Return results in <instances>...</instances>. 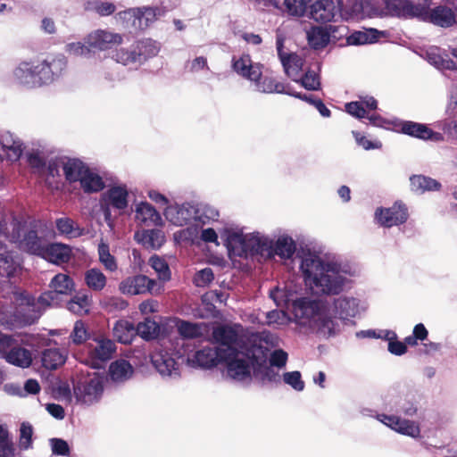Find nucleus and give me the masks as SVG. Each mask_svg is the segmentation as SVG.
<instances>
[{
  "label": "nucleus",
  "mask_w": 457,
  "mask_h": 457,
  "mask_svg": "<svg viewBox=\"0 0 457 457\" xmlns=\"http://www.w3.org/2000/svg\"><path fill=\"white\" fill-rule=\"evenodd\" d=\"M301 287L287 282L270 291L278 307H292L295 322L320 337L330 338L341 331L339 320L345 322L359 317L368 309L365 299L353 295H341L329 303L300 297Z\"/></svg>",
  "instance_id": "1"
},
{
  "label": "nucleus",
  "mask_w": 457,
  "mask_h": 457,
  "mask_svg": "<svg viewBox=\"0 0 457 457\" xmlns=\"http://www.w3.org/2000/svg\"><path fill=\"white\" fill-rule=\"evenodd\" d=\"M299 258L303 280L316 295H339L360 275L356 264L335 253H318L306 248L301 250Z\"/></svg>",
  "instance_id": "2"
},
{
  "label": "nucleus",
  "mask_w": 457,
  "mask_h": 457,
  "mask_svg": "<svg viewBox=\"0 0 457 457\" xmlns=\"http://www.w3.org/2000/svg\"><path fill=\"white\" fill-rule=\"evenodd\" d=\"M220 236L230 255L241 258L261 257L264 260L287 261L296 252L295 240L287 232L278 231L271 236L260 231L244 233L243 229L227 225Z\"/></svg>",
  "instance_id": "3"
},
{
  "label": "nucleus",
  "mask_w": 457,
  "mask_h": 457,
  "mask_svg": "<svg viewBox=\"0 0 457 457\" xmlns=\"http://www.w3.org/2000/svg\"><path fill=\"white\" fill-rule=\"evenodd\" d=\"M51 290L43 293L36 302L20 287L8 283L4 289V297L10 299L14 304V316L22 318L27 324L33 323L40 316V308L59 305L62 295H67L74 289L72 278L64 273L56 274L50 281Z\"/></svg>",
  "instance_id": "4"
},
{
  "label": "nucleus",
  "mask_w": 457,
  "mask_h": 457,
  "mask_svg": "<svg viewBox=\"0 0 457 457\" xmlns=\"http://www.w3.org/2000/svg\"><path fill=\"white\" fill-rule=\"evenodd\" d=\"M66 67L67 61L62 55L24 61L15 67L12 76L18 85L33 89L48 86L59 79Z\"/></svg>",
  "instance_id": "5"
},
{
  "label": "nucleus",
  "mask_w": 457,
  "mask_h": 457,
  "mask_svg": "<svg viewBox=\"0 0 457 457\" xmlns=\"http://www.w3.org/2000/svg\"><path fill=\"white\" fill-rule=\"evenodd\" d=\"M277 337L270 332L262 331L252 337L247 355L251 359L253 375L262 382L278 383L280 375L276 367L268 363L269 346H274Z\"/></svg>",
  "instance_id": "6"
},
{
  "label": "nucleus",
  "mask_w": 457,
  "mask_h": 457,
  "mask_svg": "<svg viewBox=\"0 0 457 457\" xmlns=\"http://www.w3.org/2000/svg\"><path fill=\"white\" fill-rule=\"evenodd\" d=\"M159 52L157 43L150 38L138 40L129 47H120L112 52V59L124 66L137 68Z\"/></svg>",
  "instance_id": "7"
},
{
  "label": "nucleus",
  "mask_w": 457,
  "mask_h": 457,
  "mask_svg": "<svg viewBox=\"0 0 457 457\" xmlns=\"http://www.w3.org/2000/svg\"><path fill=\"white\" fill-rule=\"evenodd\" d=\"M12 225V231L9 233L7 231V216L5 215L4 231V233H0V237L17 244L21 250L40 256L46 243V240L38 237L35 230L27 229L25 226L18 220H13Z\"/></svg>",
  "instance_id": "8"
},
{
  "label": "nucleus",
  "mask_w": 457,
  "mask_h": 457,
  "mask_svg": "<svg viewBox=\"0 0 457 457\" xmlns=\"http://www.w3.org/2000/svg\"><path fill=\"white\" fill-rule=\"evenodd\" d=\"M247 353L228 349V353L222 355L221 363L226 364L225 374L236 382H249L252 378L251 367Z\"/></svg>",
  "instance_id": "9"
},
{
  "label": "nucleus",
  "mask_w": 457,
  "mask_h": 457,
  "mask_svg": "<svg viewBox=\"0 0 457 457\" xmlns=\"http://www.w3.org/2000/svg\"><path fill=\"white\" fill-rule=\"evenodd\" d=\"M104 392V377L95 372L85 380L74 386L73 393L77 403L92 405L97 403Z\"/></svg>",
  "instance_id": "10"
},
{
  "label": "nucleus",
  "mask_w": 457,
  "mask_h": 457,
  "mask_svg": "<svg viewBox=\"0 0 457 457\" xmlns=\"http://www.w3.org/2000/svg\"><path fill=\"white\" fill-rule=\"evenodd\" d=\"M419 9L416 18L423 21L445 29L457 24L456 12L447 4H439L432 8L419 4Z\"/></svg>",
  "instance_id": "11"
},
{
  "label": "nucleus",
  "mask_w": 457,
  "mask_h": 457,
  "mask_svg": "<svg viewBox=\"0 0 457 457\" xmlns=\"http://www.w3.org/2000/svg\"><path fill=\"white\" fill-rule=\"evenodd\" d=\"M176 353V355H178ZM151 361L157 372L165 379H178L180 377L179 364L175 354L166 349L155 351L151 355Z\"/></svg>",
  "instance_id": "12"
},
{
  "label": "nucleus",
  "mask_w": 457,
  "mask_h": 457,
  "mask_svg": "<svg viewBox=\"0 0 457 457\" xmlns=\"http://www.w3.org/2000/svg\"><path fill=\"white\" fill-rule=\"evenodd\" d=\"M116 350L115 344L111 339L97 338L88 345L87 363L94 369H101L109 361Z\"/></svg>",
  "instance_id": "13"
},
{
  "label": "nucleus",
  "mask_w": 457,
  "mask_h": 457,
  "mask_svg": "<svg viewBox=\"0 0 457 457\" xmlns=\"http://www.w3.org/2000/svg\"><path fill=\"white\" fill-rule=\"evenodd\" d=\"M129 191L126 184L119 183L110 186L100 197V201L112 207L119 215L126 212L129 205Z\"/></svg>",
  "instance_id": "14"
},
{
  "label": "nucleus",
  "mask_w": 457,
  "mask_h": 457,
  "mask_svg": "<svg viewBox=\"0 0 457 457\" xmlns=\"http://www.w3.org/2000/svg\"><path fill=\"white\" fill-rule=\"evenodd\" d=\"M394 128L396 131L422 140L440 142L443 140L442 134L430 129L426 124L411 120H394Z\"/></svg>",
  "instance_id": "15"
},
{
  "label": "nucleus",
  "mask_w": 457,
  "mask_h": 457,
  "mask_svg": "<svg viewBox=\"0 0 457 457\" xmlns=\"http://www.w3.org/2000/svg\"><path fill=\"white\" fill-rule=\"evenodd\" d=\"M283 38L278 37L276 43L277 51L284 71L293 81H298L301 72L305 70L304 60L301 55L295 53H285L283 51Z\"/></svg>",
  "instance_id": "16"
},
{
  "label": "nucleus",
  "mask_w": 457,
  "mask_h": 457,
  "mask_svg": "<svg viewBox=\"0 0 457 457\" xmlns=\"http://www.w3.org/2000/svg\"><path fill=\"white\" fill-rule=\"evenodd\" d=\"M408 219L406 206L402 203H395L388 208H378L375 212V220L382 227L391 228L404 223Z\"/></svg>",
  "instance_id": "17"
},
{
  "label": "nucleus",
  "mask_w": 457,
  "mask_h": 457,
  "mask_svg": "<svg viewBox=\"0 0 457 457\" xmlns=\"http://www.w3.org/2000/svg\"><path fill=\"white\" fill-rule=\"evenodd\" d=\"M377 420L399 434L411 438H419L420 436V425L414 420L403 419L397 415L386 414H378Z\"/></svg>",
  "instance_id": "18"
},
{
  "label": "nucleus",
  "mask_w": 457,
  "mask_h": 457,
  "mask_svg": "<svg viewBox=\"0 0 457 457\" xmlns=\"http://www.w3.org/2000/svg\"><path fill=\"white\" fill-rule=\"evenodd\" d=\"M222 354L215 345L204 346L187 356L191 367L211 369L221 363Z\"/></svg>",
  "instance_id": "19"
},
{
  "label": "nucleus",
  "mask_w": 457,
  "mask_h": 457,
  "mask_svg": "<svg viewBox=\"0 0 457 457\" xmlns=\"http://www.w3.org/2000/svg\"><path fill=\"white\" fill-rule=\"evenodd\" d=\"M155 280L150 279L145 275H137L122 280L119 288L122 294L136 295L145 293L155 294Z\"/></svg>",
  "instance_id": "20"
},
{
  "label": "nucleus",
  "mask_w": 457,
  "mask_h": 457,
  "mask_svg": "<svg viewBox=\"0 0 457 457\" xmlns=\"http://www.w3.org/2000/svg\"><path fill=\"white\" fill-rule=\"evenodd\" d=\"M195 201L169 206L166 209V218L176 226L195 225Z\"/></svg>",
  "instance_id": "21"
},
{
  "label": "nucleus",
  "mask_w": 457,
  "mask_h": 457,
  "mask_svg": "<svg viewBox=\"0 0 457 457\" xmlns=\"http://www.w3.org/2000/svg\"><path fill=\"white\" fill-rule=\"evenodd\" d=\"M1 337L8 338V344L3 349H0V353H3L7 362L21 367L28 368L32 362L31 352L21 346H12V339L10 336L0 333Z\"/></svg>",
  "instance_id": "22"
},
{
  "label": "nucleus",
  "mask_w": 457,
  "mask_h": 457,
  "mask_svg": "<svg viewBox=\"0 0 457 457\" xmlns=\"http://www.w3.org/2000/svg\"><path fill=\"white\" fill-rule=\"evenodd\" d=\"M135 213V221L142 226H162L163 221L161 214L149 203L145 201L136 202L132 210Z\"/></svg>",
  "instance_id": "23"
},
{
  "label": "nucleus",
  "mask_w": 457,
  "mask_h": 457,
  "mask_svg": "<svg viewBox=\"0 0 457 457\" xmlns=\"http://www.w3.org/2000/svg\"><path fill=\"white\" fill-rule=\"evenodd\" d=\"M213 338L219 344L215 345L222 355L229 350L238 351L239 336L236 329L228 326H220L213 330Z\"/></svg>",
  "instance_id": "24"
},
{
  "label": "nucleus",
  "mask_w": 457,
  "mask_h": 457,
  "mask_svg": "<svg viewBox=\"0 0 457 457\" xmlns=\"http://www.w3.org/2000/svg\"><path fill=\"white\" fill-rule=\"evenodd\" d=\"M122 41L120 34L104 29L95 30L87 37L88 46L100 51L111 49L113 46L121 44Z\"/></svg>",
  "instance_id": "25"
},
{
  "label": "nucleus",
  "mask_w": 457,
  "mask_h": 457,
  "mask_svg": "<svg viewBox=\"0 0 457 457\" xmlns=\"http://www.w3.org/2000/svg\"><path fill=\"white\" fill-rule=\"evenodd\" d=\"M310 17L318 22L338 21V10L332 0H317L310 6Z\"/></svg>",
  "instance_id": "26"
},
{
  "label": "nucleus",
  "mask_w": 457,
  "mask_h": 457,
  "mask_svg": "<svg viewBox=\"0 0 457 457\" xmlns=\"http://www.w3.org/2000/svg\"><path fill=\"white\" fill-rule=\"evenodd\" d=\"M232 69L240 77L249 80H255L262 75V65L253 62L250 55L243 54L232 58Z\"/></svg>",
  "instance_id": "27"
},
{
  "label": "nucleus",
  "mask_w": 457,
  "mask_h": 457,
  "mask_svg": "<svg viewBox=\"0 0 457 457\" xmlns=\"http://www.w3.org/2000/svg\"><path fill=\"white\" fill-rule=\"evenodd\" d=\"M22 154V143L10 132L0 134V159L16 162Z\"/></svg>",
  "instance_id": "28"
},
{
  "label": "nucleus",
  "mask_w": 457,
  "mask_h": 457,
  "mask_svg": "<svg viewBox=\"0 0 457 457\" xmlns=\"http://www.w3.org/2000/svg\"><path fill=\"white\" fill-rule=\"evenodd\" d=\"M61 166L65 180L71 184L79 182L88 165L79 158L61 156Z\"/></svg>",
  "instance_id": "29"
},
{
  "label": "nucleus",
  "mask_w": 457,
  "mask_h": 457,
  "mask_svg": "<svg viewBox=\"0 0 457 457\" xmlns=\"http://www.w3.org/2000/svg\"><path fill=\"white\" fill-rule=\"evenodd\" d=\"M61 164V157L51 159L44 171V179L46 186L52 191L60 190L62 186V166Z\"/></svg>",
  "instance_id": "30"
},
{
  "label": "nucleus",
  "mask_w": 457,
  "mask_h": 457,
  "mask_svg": "<svg viewBox=\"0 0 457 457\" xmlns=\"http://www.w3.org/2000/svg\"><path fill=\"white\" fill-rule=\"evenodd\" d=\"M386 12L392 16L412 18L416 17L419 4H412L409 0H381Z\"/></svg>",
  "instance_id": "31"
},
{
  "label": "nucleus",
  "mask_w": 457,
  "mask_h": 457,
  "mask_svg": "<svg viewBox=\"0 0 457 457\" xmlns=\"http://www.w3.org/2000/svg\"><path fill=\"white\" fill-rule=\"evenodd\" d=\"M71 256V249L69 245L54 243L46 244L41 253L40 257L55 264L68 262Z\"/></svg>",
  "instance_id": "32"
},
{
  "label": "nucleus",
  "mask_w": 457,
  "mask_h": 457,
  "mask_svg": "<svg viewBox=\"0 0 457 457\" xmlns=\"http://www.w3.org/2000/svg\"><path fill=\"white\" fill-rule=\"evenodd\" d=\"M79 182L81 189L86 194L98 193L105 187L104 178L96 169L89 166Z\"/></svg>",
  "instance_id": "33"
},
{
  "label": "nucleus",
  "mask_w": 457,
  "mask_h": 457,
  "mask_svg": "<svg viewBox=\"0 0 457 457\" xmlns=\"http://www.w3.org/2000/svg\"><path fill=\"white\" fill-rule=\"evenodd\" d=\"M220 218L219 210L204 202H195V226L204 227L218 222Z\"/></svg>",
  "instance_id": "34"
},
{
  "label": "nucleus",
  "mask_w": 457,
  "mask_h": 457,
  "mask_svg": "<svg viewBox=\"0 0 457 457\" xmlns=\"http://www.w3.org/2000/svg\"><path fill=\"white\" fill-rule=\"evenodd\" d=\"M251 83L253 84L255 91L263 94H286L287 92H289L288 85H284L283 83L277 81L272 77H263L262 74L255 80H252Z\"/></svg>",
  "instance_id": "35"
},
{
  "label": "nucleus",
  "mask_w": 457,
  "mask_h": 457,
  "mask_svg": "<svg viewBox=\"0 0 457 457\" xmlns=\"http://www.w3.org/2000/svg\"><path fill=\"white\" fill-rule=\"evenodd\" d=\"M338 19L358 21L364 17L362 3L360 0H338Z\"/></svg>",
  "instance_id": "36"
},
{
  "label": "nucleus",
  "mask_w": 457,
  "mask_h": 457,
  "mask_svg": "<svg viewBox=\"0 0 457 457\" xmlns=\"http://www.w3.org/2000/svg\"><path fill=\"white\" fill-rule=\"evenodd\" d=\"M136 239L146 249L157 250L165 242L164 233L158 228L145 229L141 233H136Z\"/></svg>",
  "instance_id": "37"
},
{
  "label": "nucleus",
  "mask_w": 457,
  "mask_h": 457,
  "mask_svg": "<svg viewBox=\"0 0 457 457\" xmlns=\"http://www.w3.org/2000/svg\"><path fill=\"white\" fill-rule=\"evenodd\" d=\"M109 374L112 381L123 382L133 374V367L126 360H117L109 367Z\"/></svg>",
  "instance_id": "38"
},
{
  "label": "nucleus",
  "mask_w": 457,
  "mask_h": 457,
  "mask_svg": "<svg viewBox=\"0 0 457 457\" xmlns=\"http://www.w3.org/2000/svg\"><path fill=\"white\" fill-rule=\"evenodd\" d=\"M137 335L136 327L127 320H120L113 327V336L122 344H129L133 337Z\"/></svg>",
  "instance_id": "39"
},
{
  "label": "nucleus",
  "mask_w": 457,
  "mask_h": 457,
  "mask_svg": "<svg viewBox=\"0 0 457 457\" xmlns=\"http://www.w3.org/2000/svg\"><path fill=\"white\" fill-rule=\"evenodd\" d=\"M451 54L457 59V47H453L450 49ZM428 62L436 67L438 70H449L452 71H457V63L449 59L447 56H443L435 53V51H431L428 54Z\"/></svg>",
  "instance_id": "40"
},
{
  "label": "nucleus",
  "mask_w": 457,
  "mask_h": 457,
  "mask_svg": "<svg viewBox=\"0 0 457 457\" xmlns=\"http://www.w3.org/2000/svg\"><path fill=\"white\" fill-rule=\"evenodd\" d=\"M410 182L411 191L419 194H422L426 191H435L440 188L439 182L422 175L411 176L410 178Z\"/></svg>",
  "instance_id": "41"
},
{
  "label": "nucleus",
  "mask_w": 457,
  "mask_h": 457,
  "mask_svg": "<svg viewBox=\"0 0 457 457\" xmlns=\"http://www.w3.org/2000/svg\"><path fill=\"white\" fill-rule=\"evenodd\" d=\"M309 45L314 49L325 47L330 39L328 31L322 27H312L307 31Z\"/></svg>",
  "instance_id": "42"
},
{
  "label": "nucleus",
  "mask_w": 457,
  "mask_h": 457,
  "mask_svg": "<svg viewBox=\"0 0 457 457\" xmlns=\"http://www.w3.org/2000/svg\"><path fill=\"white\" fill-rule=\"evenodd\" d=\"M66 356L58 348L46 349L42 353L41 361L48 370H55L65 362Z\"/></svg>",
  "instance_id": "43"
},
{
  "label": "nucleus",
  "mask_w": 457,
  "mask_h": 457,
  "mask_svg": "<svg viewBox=\"0 0 457 457\" xmlns=\"http://www.w3.org/2000/svg\"><path fill=\"white\" fill-rule=\"evenodd\" d=\"M381 34L376 29H369L364 31H355L347 37L348 45L359 46L376 42Z\"/></svg>",
  "instance_id": "44"
},
{
  "label": "nucleus",
  "mask_w": 457,
  "mask_h": 457,
  "mask_svg": "<svg viewBox=\"0 0 457 457\" xmlns=\"http://www.w3.org/2000/svg\"><path fill=\"white\" fill-rule=\"evenodd\" d=\"M84 280L86 285L94 291L99 292L106 286L105 275L96 268H92L85 272Z\"/></svg>",
  "instance_id": "45"
},
{
  "label": "nucleus",
  "mask_w": 457,
  "mask_h": 457,
  "mask_svg": "<svg viewBox=\"0 0 457 457\" xmlns=\"http://www.w3.org/2000/svg\"><path fill=\"white\" fill-rule=\"evenodd\" d=\"M99 262L108 271L113 272L118 269L116 258L111 254L110 247L107 243L101 240L97 246Z\"/></svg>",
  "instance_id": "46"
},
{
  "label": "nucleus",
  "mask_w": 457,
  "mask_h": 457,
  "mask_svg": "<svg viewBox=\"0 0 457 457\" xmlns=\"http://www.w3.org/2000/svg\"><path fill=\"white\" fill-rule=\"evenodd\" d=\"M19 262L8 252L0 253V275L11 278L19 269Z\"/></svg>",
  "instance_id": "47"
},
{
  "label": "nucleus",
  "mask_w": 457,
  "mask_h": 457,
  "mask_svg": "<svg viewBox=\"0 0 457 457\" xmlns=\"http://www.w3.org/2000/svg\"><path fill=\"white\" fill-rule=\"evenodd\" d=\"M140 8L129 9L118 13V18L122 21L124 27L134 29H141L139 20Z\"/></svg>",
  "instance_id": "48"
},
{
  "label": "nucleus",
  "mask_w": 457,
  "mask_h": 457,
  "mask_svg": "<svg viewBox=\"0 0 457 457\" xmlns=\"http://www.w3.org/2000/svg\"><path fill=\"white\" fill-rule=\"evenodd\" d=\"M307 90H318L320 87V77L316 71L305 69L301 72L299 80L296 81Z\"/></svg>",
  "instance_id": "49"
},
{
  "label": "nucleus",
  "mask_w": 457,
  "mask_h": 457,
  "mask_svg": "<svg viewBox=\"0 0 457 457\" xmlns=\"http://www.w3.org/2000/svg\"><path fill=\"white\" fill-rule=\"evenodd\" d=\"M137 334L145 340L155 337L159 333V325L154 320L145 319L136 327Z\"/></svg>",
  "instance_id": "50"
},
{
  "label": "nucleus",
  "mask_w": 457,
  "mask_h": 457,
  "mask_svg": "<svg viewBox=\"0 0 457 457\" xmlns=\"http://www.w3.org/2000/svg\"><path fill=\"white\" fill-rule=\"evenodd\" d=\"M91 298L87 294H77L69 303L68 309L74 313L87 312Z\"/></svg>",
  "instance_id": "51"
},
{
  "label": "nucleus",
  "mask_w": 457,
  "mask_h": 457,
  "mask_svg": "<svg viewBox=\"0 0 457 457\" xmlns=\"http://www.w3.org/2000/svg\"><path fill=\"white\" fill-rule=\"evenodd\" d=\"M178 330L179 335L183 337V341H185V339L199 337L203 335L202 328L197 324L187 321H180L178 326ZM185 345L186 343L183 342L182 346Z\"/></svg>",
  "instance_id": "52"
},
{
  "label": "nucleus",
  "mask_w": 457,
  "mask_h": 457,
  "mask_svg": "<svg viewBox=\"0 0 457 457\" xmlns=\"http://www.w3.org/2000/svg\"><path fill=\"white\" fill-rule=\"evenodd\" d=\"M266 323L269 326L281 327L286 326L290 321V318L287 312L281 310H273L266 312Z\"/></svg>",
  "instance_id": "53"
},
{
  "label": "nucleus",
  "mask_w": 457,
  "mask_h": 457,
  "mask_svg": "<svg viewBox=\"0 0 457 457\" xmlns=\"http://www.w3.org/2000/svg\"><path fill=\"white\" fill-rule=\"evenodd\" d=\"M151 267L158 273L159 278L166 281L170 278V269L166 262L159 256L150 258Z\"/></svg>",
  "instance_id": "54"
},
{
  "label": "nucleus",
  "mask_w": 457,
  "mask_h": 457,
  "mask_svg": "<svg viewBox=\"0 0 457 457\" xmlns=\"http://www.w3.org/2000/svg\"><path fill=\"white\" fill-rule=\"evenodd\" d=\"M33 428L30 424L23 422L20 428L19 445L21 450H28L32 446Z\"/></svg>",
  "instance_id": "55"
},
{
  "label": "nucleus",
  "mask_w": 457,
  "mask_h": 457,
  "mask_svg": "<svg viewBox=\"0 0 457 457\" xmlns=\"http://www.w3.org/2000/svg\"><path fill=\"white\" fill-rule=\"evenodd\" d=\"M88 337V333L85 324L78 320L75 322L73 329L70 335V338L74 345L84 343Z\"/></svg>",
  "instance_id": "56"
},
{
  "label": "nucleus",
  "mask_w": 457,
  "mask_h": 457,
  "mask_svg": "<svg viewBox=\"0 0 457 457\" xmlns=\"http://www.w3.org/2000/svg\"><path fill=\"white\" fill-rule=\"evenodd\" d=\"M284 382L295 390L301 392L304 389V382L299 371H289L283 374Z\"/></svg>",
  "instance_id": "57"
},
{
  "label": "nucleus",
  "mask_w": 457,
  "mask_h": 457,
  "mask_svg": "<svg viewBox=\"0 0 457 457\" xmlns=\"http://www.w3.org/2000/svg\"><path fill=\"white\" fill-rule=\"evenodd\" d=\"M286 11L292 16H302L306 11V0H285Z\"/></svg>",
  "instance_id": "58"
},
{
  "label": "nucleus",
  "mask_w": 457,
  "mask_h": 457,
  "mask_svg": "<svg viewBox=\"0 0 457 457\" xmlns=\"http://www.w3.org/2000/svg\"><path fill=\"white\" fill-rule=\"evenodd\" d=\"M352 134L357 143L358 145L361 146L365 150H372V149H380L382 147V143L378 140L371 141L369 140L366 137L362 136L358 131H352Z\"/></svg>",
  "instance_id": "59"
},
{
  "label": "nucleus",
  "mask_w": 457,
  "mask_h": 457,
  "mask_svg": "<svg viewBox=\"0 0 457 457\" xmlns=\"http://www.w3.org/2000/svg\"><path fill=\"white\" fill-rule=\"evenodd\" d=\"M214 278L212 270L211 268H205L199 270L194 277V283L196 287H206Z\"/></svg>",
  "instance_id": "60"
},
{
  "label": "nucleus",
  "mask_w": 457,
  "mask_h": 457,
  "mask_svg": "<svg viewBox=\"0 0 457 457\" xmlns=\"http://www.w3.org/2000/svg\"><path fill=\"white\" fill-rule=\"evenodd\" d=\"M396 411L407 417H413L418 412V406L416 403L403 399L397 403Z\"/></svg>",
  "instance_id": "61"
},
{
  "label": "nucleus",
  "mask_w": 457,
  "mask_h": 457,
  "mask_svg": "<svg viewBox=\"0 0 457 457\" xmlns=\"http://www.w3.org/2000/svg\"><path fill=\"white\" fill-rule=\"evenodd\" d=\"M345 112L347 113H349L350 115H352L353 117H355L360 120L366 117L367 111L362 106L361 102L354 101V102L347 103L345 105Z\"/></svg>",
  "instance_id": "62"
},
{
  "label": "nucleus",
  "mask_w": 457,
  "mask_h": 457,
  "mask_svg": "<svg viewBox=\"0 0 457 457\" xmlns=\"http://www.w3.org/2000/svg\"><path fill=\"white\" fill-rule=\"evenodd\" d=\"M65 51L76 56H87L90 54L88 46L81 42H71L65 46Z\"/></svg>",
  "instance_id": "63"
},
{
  "label": "nucleus",
  "mask_w": 457,
  "mask_h": 457,
  "mask_svg": "<svg viewBox=\"0 0 457 457\" xmlns=\"http://www.w3.org/2000/svg\"><path fill=\"white\" fill-rule=\"evenodd\" d=\"M287 361V353L282 349H278L270 353L269 364L278 369H281L286 366Z\"/></svg>",
  "instance_id": "64"
}]
</instances>
